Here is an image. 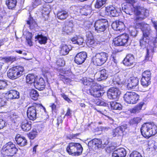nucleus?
I'll use <instances>...</instances> for the list:
<instances>
[{"mask_svg":"<svg viewBox=\"0 0 157 157\" xmlns=\"http://www.w3.org/2000/svg\"><path fill=\"white\" fill-rule=\"evenodd\" d=\"M126 3L122 7L124 12L130 15L134 14L136 16L134 21H137L145 19L149 14V10L143 6L140 5L134 6L136 0H124Z\"/></svg>","mask_w":157,"mask_h":157,"instance_id":"1","label":"nucleus"},{"mask_svg":"<svg viewBox=\"0 0 157 157\" xmlns=\"http://www.w3.org/2000/svg\"><path fill=\"white\" fill-rule=\"evenodd\" d=\"M82 82L85 87H90L89 91L90 94L92 96L98 98L103 95L101 92L103 89L101 85L96 82L94 79L89 78L83 80Z\"/></svg>","mask_w":157,"mask_h":157,"instance_id":"2","label":"nucleus"},{"mask_svg":"<svg viewBox=\"0 0 157 157\" xmlns=\"http://www.w3.org/2000/svg\"><path fill=\"white\" fill-rule=\"evenodd\" d=\"M136 25L142 32V36L139 40L140 45L141 47L145 48L150 41L151 30L149 28V25L142 22L137 23Z\"/></svg>","mask_w":157,"mask_h":157,"instance_id":"3","label":"nucleus"},{"mask_svg":"<svg viewBox=\"0 0 157 157\" xmlns=\"http://www.w3.org/2000/svg\"><path fill=\"white\" fill-rule=\"evenodd\" d=\"M140 131L143 136L148 139L157 133V126L153 122L144 123L142 125Z\"/></svg>","mask_w":157,"mask_h":157,"instance_id":"4","label":"nucleus"},{"mask_svg":"<svg viewBox=\"0 0 157 157\" xmlns=\"http://www.w3.org/2000/svg\"><path fill=\"white\" fill-rule=\"evenodd\" d=\"M18 149L15 144L10 141L4 145L2 148V154L5 156L12 157L16 154Z\"/></svg>","mask_w":157,"mask_h":157,"instance_id":"5","label":"nucleus"},{"mask_svg":"<svg viewBox=\"0 0 157 157\" xmlns=\"http://www.w3.org/2000/svg\"><path fill=\"white\" fill-rule=\"evenodd\" d=\"M24 69L23 66H16L9 69L7 72L8 77L12 80L16 79L23 75Z\"/></svg>","mask_w":157,"mask_h":157,"instance_id":"6","label":"nucleus"},{"mask_svg":"<svg viewBox=\"0 0 157 157\" xmlns=\"http://www.w3.org/2000/svg\"><path fill=\"white\" fill-rule=\"evenodd\" d=\"M108 54L104 52L97 53L94 56L92 59L93 64L96 66H101L108 60Z\"/></svg>","mask_w":157,"mask_h":157,"instance_id":"7","label":"nucleus"},{"mask_svg":"<svg viewBox=\"0 0 157 157\" xmlns=\"http://www.w3.org/2000/svg\"><path fill=\"white\" fill-rule=\"evenodd\" d=\"M94 26L95 31L101 33L104 32L109 27V23L106 19H99L95 22Z\"/></svg>","mask_w":157,"mask_h":157,"instance_id":"8","label":"nucleus"},{"mask_svg":"<svg viewBox=\"0 0 157 157\" xmlns=\"http://www.w3.org/2000/svg\"><path fill=\"white\" fill-rule=\"evenodd\" d=\"M139 95L132 91H127L124 96V101L127 103L134 104L139 100Z\"/></svg>","mask_w":157,"mask_h":157,"instance_id":"9","label":"nucleus"},{"mask_svg":"<svg viewBox=\"0 0 157 157\" xmlns=\"http://www.w3.org/2000/svg\"><path fill=\"white\" fill-rule=\"evenodd\" d=\"M129 38L128 34H122L115 38L113 41L114 44L115 46H125L128 44Z\"/></svg>","mask_w":157,"mask_h":157,"instance_id":"10","label":"nucleus"},{"mask_svg":"<svg viewBox=\"0 0 157 157\" xmlns=\"http://www.w3.org/2000/svg\"><path fill=\"white\" fill-rule=\"evenodd\" d=\"M38 104L33 103L32 105L27 108V115L29 120L34 121L36 119Z\"/></svg>","mask_w":157,"mask_h":157,"instance_id":"11","label":"nucleus"},{"mask_svg":"<svg viewBox=\"0 0 157 157\" xmlns=\"http://www.w3.org/2000/svg\"><path fill=\"white\" fill-rule=\"evenodd\" d=\"M88 145L90 149L94 150L103 148L104 147L101 140L98 138H94L90 140L88 143Z\"/></svg>","mask_w":157,"mask_h":157,"instance_id":"12","label":"nucleus"},{"mask_svg":"<svg viewBox=\"0 0 157 157\" xmlns=\"http://www.w3.org/2000/svg\"><path fill=\"white\" fill-rule=\"evenodd\" d=\"M107 94L110 99L117 100L120 97L121 92L118 88L112 87L108 90Z\"/></svg>","mask_w":157,"mask_h":157,"instance_id":"13","label":"nucleus"},{"mask_svg":"<svg viewBox=\"0 0 157 157\" xmlns=\"http://www.w3.org/2000/svg\"><path fill=\"white\" fill-rule=\"evenodd\" d=\"M5 95L6 99L7 101L12 100L20 98L19 92L15 90H10L7 91L5 94Z\"/></svg>","mask_w":157,"mask_h":157,"instance_id":"14","label":"nucleus"},{"mask_svg":"<svg viewBox=\"0 0 157 157\" xmlns=\"http://www.w3.org/2000/svg\"><path fill=\"white\" fill-rule=\"evenodd\" d=\"M87 57L86 52H81L78 53L75 56L74 61L78 65H81L85 61Z\"/></svg>","mask_w":157,"mask_h":157,"instance_id":"15","label":"nucleus"},{"mask_svg":"<svg viewBox=\"0 0 157 157\" xmlns=\"http://www.w3.org/2000/svg\"><path fill=\"white\" fill-rule=\"evenodd\" d=\"M126 125H122L117 127L113 129L112 132V135L113 137L119 136H122L123 133L127 129Z\"/></svg>","mask_w":157,"mask_h":157,"instance_id":"16","label":"nucleus"},{"mask_svg":"<svg viewBox=\"0 0 157 157\" xmlns=\"http://www.w3.org/2000/svg\"><path fill=\"white\" fill-rule=\"evenodd\" d=\"M112 28L114 30L122 31L125 28L124 23L121 21H116L113 22L111 25Z\"/></svg>","mask_w":157,"mask_h":157,"instance_id":"17","label":"nucleus"},{"mask_svg":"<svg viewBox=\"0 0 157 157\" xmlns=\"http://www.w3.org/2000/svg\"><path fill=\"white\" fill-rule=\"evenodd\" d=\"M135 58L132 54H127L123 60V64L126 66H130L135 63Z\"/></svg>","mask_w":157,"mask_h":157,"instance_id":"18","label":"nucleus"},{"mask_svg":"<svg viewBox=\"0 0 157 157\" xmlns=\"http://www.w3.org/2000/svg\"><path fill=\"white\" fill-rule=\"evenodd\" d=\"M35 88L40 91L42 90L45 88V83L43 78H40L35 82L34 84Z\"/></svg>","mask_w":157,"mask_h":157,"instance_id":"19","label":"nucleus"},{"mask_svg":"<svg viewBox=\"0 0 157 157\" xmlns=\"http://www.w3.org/2000/svg\"><path fill=\"white\" fill-rule=\"evenodd\" d=\"M126 152L123 148H120L115 150L113 153V157H125Z\"/></svg>","mask_w":157,"mask_h":157,"instance_id":"20","label":"nucleus"},{"mask_svg":"<svg viewBox=\"0 0 157 157\" xmlns=\"http://www.w3.org/2000/svg\"><path fill=\"white\" fill-rule=\"evenodd\" d=\"M15 139L17 144L21 146H24L27 144V140L25 138L20 135H17Z\"/></svg>","mask_w":157,"mask_h":157,"instance_id":"21","label":"nucleus"},{"mask_svg":"<svg viewBox=\"0 0 157 157\" xmlns=\"http://www.w3.org/2000/svg\"><path fill=\"white\" fill-rule=\"evenodd\" d=\"M21 125L22 129L24 131H29L32 128L31 124L26 119L22 120Z\"/></svg>","mask_w":157,"mask_h":157,"instance_id":"22","label":"nucleus"},{"mask_svg":"<svg viewBox=\"0 0 157 157\" xmlns=\"http://www.w3.org/2000/svg\"><path fill=\"white\" fill-rule=\"evenodd\" d=\"M57 18L62 21L65 20L69 16L67 11L65 10H61L58 11L56 14Z\"/></svg>","mask_w":157,"mask_h":157,"instance_id":"23","label":"nucleus"},{"mask_svg":"<svg viewBox=\"0 0 157 157\" xmlns=\"http://www.w3.org/2000/svg\"><path fill=\"white\" fill-rule=\"evenodd\" d=\"M38 128V126H37L28 134V136L30 140H34L37 136L38 132H40Z\"/></svg>","mask_w":157,"mask_h":157,"instance_id":"24","label":"nucleus"},{"mask_svg":"<svg viewBox=\"0 0 157 157\" xmlns=\"http://www.w3.org/2000/svg\"><path fill=\"white\" fill-rule=\"evenodd\" d=\"M92 11L90 5H86L80 9V12L82 15L87 16L90 14Z\"/></svg>","mask_w":157,"mask_h":157,"instance_id":"25","label":"nucleus"},{"mask_svg":"<svg viewBox=\"0 0 157 157\" xmlns=\"http://www.w3.org/2000/svg\"><path fill=\"white\" fill-rule=\"evenodd\" d=\"M59 53L62 56L67 55L70 50L68 46L66 44H62L60 47Z\"/></svg>","mask_w":157,"mask_h":157,"instance_id":"26","label":"nucleus"},{"mask_svg":"<svg viewBox=\"0 0 157 157\" xmlns=\"http://www.w3.org/2000/svg\"><path fill=\"white\" fill-rule=\"evenodd\" d=\"M86 44L90 47H92L95 44V41L92 34L90 33L86 36Z\"/></svg>","mask_w":157,"mask_h":157,"instance_id":"27","label":"nucleus"},{"mask_svg":"<svg viewBox=\"0 0 157 157\" xmlns=\"http://www.w3.org/2000/svg\"><path fill=\"white\" fill-rule=\"evenodd\" d=\"M82 151L83 148L81 145L79 143L74 142L75 156H78L81 155Z\"/></svg>","mask_w":157,"mask_h":157,"instance_id":"28","label":"nucleus"},{"mask_svg":"<svg viewBox=\"0 0 157 157\" xmlns=\"http://www.w3.org/2000/svg\"><path fill=\"white\" fill-rule=\"evenodd\" d=\"M145 104L143 102H140L133 108L130 109V111L131 113H139L142 109L143 106Z\"/></svg>","mask_w":157,"mask_h":157,"instance_id":"29","label":"nucleus"},{"mask_svg":"<svg viewBox=\"0 0 157 157\" xmlns=\"http://www.w3.org/2000/svg\"><path fill=\"white\" fill-rule=\"evenodd\" d=\"M138 78L135 77L131 78L130 81L128 84V86L131 89H134L139 84Z\"/></svg>","mask_w":157,"mask_h":157,"instance_id":"30","label":"nucleus"},{"mask_svg":"<svg viewBox=\"0 0 157 157\" xmlns=\"http://www.w3.org/2000/svg\"><path fill=\"white\" fill-rule=\"evenodd\" d=\"M35 39L38 40L39 43L40 44H45L48 40L46 36H43L41 34L37 35L35 36Z\"/></svg>","mask_w":157,"mask_h":157,"instance_id":"31","label":"nucleus"},{"mask_svg":"<svg viewBox=\"0 0 157 157\" xmlns=\"http://www.w3.org/2000/svg\"><path fill=\"white\" fill-rule=\"evenodd\" d=\"M67 152L69 154L75 156L74 154V142H70L68 143L66 148Z\"/></svg>","mask_w":157,"mask_h":157,"instance_id":"32","label":"nucleus"},{"mask_svg":"<svg viewBox=\"0 0 157 157\" xmlns=\"http://www.w3.org/2000/svg\"><path fill=\"white\" fill-rule=\"evenodd\" d=\"M36 77L33 74H29L26 77V81L27 83L32 84L34 83Z\"/></svg>","mask_w":157,"mask_h":157,"instance_id":"33","label":"nucleus"},{"mask_svg":"<svg viewBox=\"0 0 157 157\" xmlns=\"http://www.w3.org/2000/svg\"><path fill=\"white\" fill-rule=\"evenodd\" d=\"M46 6L43 7L42 10L41 17L44 20H46L49 17V10Z\"/></svg>","mask_w":157,"mask_h":157,"instance_id":"34","label":"nucleus"},{"mask_svg":"<svg viewBox=\"0 0 157 157\" xmlns=\"http://www.w3.org/2000/svg\"><path fill=\"white\" fill-rule=\"evenodd\" d=\"M100 76L97 80L98 81H101L106 79L107 78V71L104 68L99 71Z\"/></svg>","mask_w":157,"mask_h":157,"instance_id":"35","label":"nucleus"},{"mask_svg":"<svg viewBox=\"0 0 157 157\" xmlns=\"http://www.w3.org/2000/svg\"><path fill=\"white\" fill-rule=\"evenodd\" d=\"M17 0H6V3L8 8L12 9L16 6Z\"/></svg>","mask_w":157,"mask_h":157,"instance_id":"36","label":"nucleus"},{"mask_svg":"<svg viewBox=\"0 0 157 157\" xmlns=\"http://www.w3.org/2000/svg\"><path fill=\"white\" fill-rule=\"evenodd\" d=\"M26 23L29 25L30 29H33L35 25H36V21L31 15L29 16L28 20L26 21Z\"/></svg>","mask_w":157,"mask_h":157,"instance_id":"37","label":"nucleus"},{"mask_svg":"<svg viewBox=\"0 0 157 157\" xmlns=\"http://www.w3.org/2000/svg\"><path fill=\"white\" fill-rule=\"evenodd\" d=\"M111 108L112 109L121 110L122 109L121 105L115 101H112L110 104Z\"/></svg>","mask_w":157,"mask_h":157,"instance_id":"38","label":"nucleus"},{"mask_svg":"<svg viewBox=\"0 0 157 157\" xmlns=\"http://www.w3.org/2000/svg\"><path fill=\"white\" fill-rule=\"evenodd\" d=\"M141 84L144 87H147L151 83V79L141 78L140 80Z\"/></svg>","mask_w":157,"mask_h":157,"instance_id":"39","label":"nucleus"},{"mask_svg":"<svg viewBox=\"0 0 157 157\" xmlns=\"http://www.w3.org/2000/svg\"><path fill=\"white\" fill-rule=\"evenodd\" d=\"M2 59L6 63L10 62L12 63L16 60V58L14 56H9L3 57L2 58Z\"/></svg>","mask_w":157,"mask_h":157,"instance_id":"40","label":"nucleus"},{"mask_svg":"<svg viewBox=\"0 0 157 157\" xmlns=\"http://www.w3.org/2000/svg\"><path fill=\"white\" fill-rule=\"evenodd\" d=\"M39 95L37 91L34 89L31 90L30 92V96L31 98L35 101L37 100L38 99Z\"/></svg>","mask_w":157,"mask_h":157,"instance_id":"41","label":"nucleus"},{"mask_svg":"<svg viewBox=\"0 0 157 157\" xmlns=\"http://www.w3.org/2000/svg\"><path fill=\"white\" fill-rule=\"evenodd\" d=\"M106 0H96L94 5L96 8L99 9L105 4Z\"/></svg>","mask_w":157,"mask_h":157,"instance_id":"42","label":"nucleus"},{"mask_svg":"<svg viewBox=\"0 0 157 157\" xmlns=\"http://www.w3.org/2000/svg\"><path fill=\"white\" fill-rule=\"evenodd\" d=\"M33 37V35L32 33L29 32L27 33V36L26 37V40L28 44L30 46H33V42L32 40Z\"/></svg>","mask_w":157,"mask_h":157,"instance_id":"43","label":"nucleus"},{"mask_svg":"<svg viewBox=\"0 0 157 157\" xmlns=\"http://www.w3.org/2000/svg\"><path fill=\"white\" fill-rule=\"evenodd\" d=\"M56 63L57 67L59 68L64 66L65 62L63 58H59L57 59Z\"/></svg>","mask_w":157,"mask_h":157,"instance_id":"44","label":"nucleus"},{"mask_svg":"<svg viewBox=\"0 0 157 157\" xmlns=\"http://www.w3.org/2000/svg\"><path fill=\"white\" fill-rule=\"evenodd\" d=\"M142 118L140 117H136L131 119L129 122L131 124L137 125L140 122Z\"/></svg>","mask_w":157,"mask_h":157,"instance_id":"45","label":"nucleus"},{"mask_svg":"<svg viewBox=\"0 0 157 157\" xmlns=\"http://www.w3.org/2000/svg\"><path fill=\"white\" fill-rule=\"evenodd\" d=\"M73 30V28H71L70 26H68L64 25V26L62 28V31L66 33L67 34L72 33Z\"/></svg>","mask_w":157,"mask_h":157,"instance_id":"46","label":"nucleus"},{"mask_svg":"<svg viewBox=\"0 0 157 157\" xmlns=\"http://www.w3.org/2000/svg\"><path fill=\"white\" fill-rule=\"evenodd\" d=\"M151 73L150 71L146 70L142 72L141 78L151 79Z\"/></svg>","mask_w":157,"mask_h":157,"instance_id":"47","label":"nucleus"},{"mask_svg":"<svg viewBox=\"0 0 157 157\" xmlns=\"http://www.w3.org/2000/svg\"><path fill=\"white\" fill-rule=\"evenodd\" d=\"M94 103L95 105H103L106 106L107 105L106 103L99 99H97L94 100Z\"/></svg>","mask_w":157,"mask_h":157,"instance_id":"48","label":"nucleus"},{"mask_svg":"<svg viewBox=\"0 0 157 157\" xmlns=\"http://www.w3.org/2000/svg\"><path fill=\"white\" fill-rule=\"evenodd\" d=\"M74 21L73 20H68L64 21V25L68 26H70L71 28H74Z\"/></svg>","mask_w":157,"mask_h":157,"instance_id":"49","label":"nucleus"},{"mask_svg":"<svg viewBox=\"0 0 157 157\" xmlns=\"http://www.w3.org/2000/svg\"><path fill=\"white\" fill-rule=\"evenodd\" d=\"M7 85L6 80H0V90H4Z\"/></svg>","mask_w":157,"mask_h":157,"instance_id":"50","label":"nucleus"},{"mask_svg":"<svg viewBox=\"0 0 157 157\" xmlns=\"http://www.w3.org/2000/svg\"><path fill=\"white\" fill-rule=\"evenodd\" d=\"M41 3V0H33L32 6L33 7L35 8L37 6L40 5Z\"/></svg>","mask_w":157,"mask_h":157,"instance_id":"51","label":"nucleus"},{"mask_svg":"<svg viewBox=\"0 0 157 157\" xmlns=\"http://www.w3.org/2000/svg\"><path fill=\"white\" fill-rule=\"evenodd\" d=\"M130 157H143L141 154L136 151H132L130 155Z\"/></svg>","mask_w":157,"mask_h":157,"instance_id":"52","label":"nucleus"},{"mask_svg":"<svg viewBox=\"0 0 157 157\" xmlns=\"http://www.w3.org/2000/svg\"><path fill=\"white\" fill-rule=\"evenodd\" d=\"M63 75V74H59V76L60 80L63 81H64L67 82H68L70 81V79L69 78L65 77V76Z\"/></svg>","mask_w":157,"mask_h":157,"instance_id":"53","label":"nucleus"},{"mask_svg":"<svg viewBox=\"0 0 157 157\" xmlns=\"http://www.w3.org/2000/svg\"><path fill=\"white\" fill-rule=\"evenodd\" d=\"M50 107H51V111L52 112H56L58 109H57L56 105L54 103H51Z\"/></svg>","mask_w":157,"mask_h":157,"instance_id":"54","label":"nucleus"},{"mask_svg":"<svg viewBox=\"0 0 157 157\" xmlns=\"http://www.w3.org/2000/svg\"><path fill=\"white\" fill-rule=\"evenodd\" d=\"M6 105V101L2 98H0V108L4 107Z\"/></svg>","mask_w":157,"mask_h":157,"instance_id":"55","label":"nucleus"},{"mask_svg":"<svg viewBox=\"0 0 157 157\" xmlns=\"http://www.w3.org/2000/svg\"><path fill=\"white\" fill-rule=\"evenodd\" d=\"M113 9H114V7L112 6H107L106 7L105 12L108 15H109L112 10H113Z\"/></svg>","mask_w":157,"mask_h":157,"instance_id":"56","label":"nucleus"},{"mask_svg":"<svg viewBox=\"0 0 157 157\" xmlns=\"http://www.w3.org/2000/svg\"><path fill=\"white\" fill-rule=\"evenodd\" d=\"M72 111L71 110L70 108L69 107L67 108L66 112L65 114L64 117H71L72 116Z\"/></svg>","mask_w":157,"mask_h":157,"instance_id":"57","label":"nucleus"},{"mask_svg":"<svg viewBox=\"0 0 157 157\" xmlns=\"http://www.w3.org/2000/svg\"><path fill=\"white\" fill-rule=\"evenodd\" d=\"M61 97L63 98L65 100L67 101L68 103H70L72 102V101L65 94H61Z\"/></svg>","mask_w":157,"mask_h":157,"instance_id":"58","label":"nucleus"},{"mask_svg":"<svg viewBox=\"0 0 157 157\" xmlns=\"http://www.w3.org/2000/svg\"><path fill=\"white\" fill-rule=\"evenodd\" d=\"M79 133L71 134L69 135L67 137L70 140L77 138V137L79 135Z\"/></svg>","mask_w":157,"mask_h":157,"instance_id":"59","label":"nucleus"},{"mask_svg":"<svg viewBox=\"0 0 157 157\" xmlns=\"http://www.w3.org/2000/svg\"><path fill=\"white\" fill-rule=\"evenodd\" d=\"M113 10L111 12L109 15L112 17H116L118 16V12L117 11L116 9L114 7V9H113Z\"/></svg>","mask_w":157,"mask_h":157,"instance_id":"60","label":"nucleus"},{"mask_svg":"<svg viewBox=\"0 0 157 157\" xmlns=\"http://www.w3.org/2000/svg\"><path fill=\"white\" fill-rule=\"evenodd\" d=\"M152 57H150L149 55V50L147 49L146 54L145 56V60L147 61H151Z\"/></svg>","mask_w":157,"mask_h":157,"instance_id":"61","label":"nucleus"},{"mask_svg":"<svg viewBox=\"0 0 157 157\" xmlns=\"http://www.w3.org/2000/svg\"><path fill=\"white\" fill-rule=\"evenodd\" d=\"M5 121L0 118V129L3 128L6 125Z\"/></svg>","mask_w":157,"mask_h":157,"instance_id":"62","label":"nucleus"},{"mask_svg":"<svg viewBox=\"0 0 157 157\" xmlns=\"http://www.w3.org/2000/svg\"><path fill=\"white\" fill-rule=\"evenodd\" d=\"M83 39L82 37H77V44L82 45L83 43Z\"/></svg>","mask_w":157,"mask_h":157,"instance_id":"63","label":"nucleus"},{"mask_svg":"<svg viewBox=\"0 0 157 157\" xmlns=\"http://www.w3.org/2000/svg\"><path fill=\"white\" fill-rule=\"evenodd\" d=\"M77 36H75L72 37L71 39V40L72 43L75 44H77Z\"/></svg>","mask_w":157,"mask_h":157,"instance_id":"64","label":"nucleus"}]
</instances>
